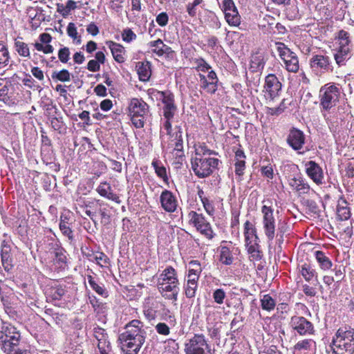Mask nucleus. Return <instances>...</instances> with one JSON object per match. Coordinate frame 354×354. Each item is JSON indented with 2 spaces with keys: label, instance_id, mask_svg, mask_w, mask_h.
<instances>
[{
  "label": "nucleus",
  "instance_id": "1",
  "mask_svg": "<svg viewBox=\"0 0 354 354\" xmlns=\"http://www.w3.org/2000/svg\"><path fill=\"white\" fill-rule=\"evenodd\" d=\"M125 329L119 337L121 348L126 354H138L146 338L143 324L138 319H133L126 325Z\"/></svg>",
  "mask_w": 354,
  "mask_h": 354
},
{
  "label": "nucleus",
  "instance_id": "2",
  "mask_svg": "<svg viewBox=\"0 0 354 354\" xmlns=\"http://www.w3.org/2000/svg\"><path fill=\"white\" fill-rule=\"evenodd\" d=\"M331 354L354 353V330L340 328L336 332L331 344Z\"/></svg>",
  "mask_w": 354,
  "mask_h": 354
},
{
  "label": "nucleus",
  "instance_id": "3",
  "mask_svg": "<svg viewBox=\"0 0 354 354\" xmlns=\"http://www.w3.org/2000/svg\"><path fill=\"white\" fill-rule=\"evenodd\" d=\"M220 160L216 158L192 157V169L194 174L200 178L210 176L218 167Z\"/></svg>",
  "mask_w": 354,
  "mask_h": 354
},
{
  "label": "nucleus",
  "instance_id": "4",
  "mask_svg": "<svg viewBox=\"0 0 354 354\" xmlns=\"http://www.w3.org/2000/svg\"><path fill=\"white\" fill-rule=\"evenodd\" d=\"M336 39L338 41V50L335 55L336 63L339 65H344V62L352 56L353 45L350 39V34L344 30L337 32Z\"/></svg>",
  "mask_w": 354,
  "mask_h": 354
},
{
  "label": "nucleus",
  "instance_id": "5",
  "mask_svg": "<svg viewBox=\"0 0 354 354\" xmlns=\"http://www.w3.org/2000/svg\"><path fill=\"white\" fill-rule=\"evenodd\" d=\"M129 115L136 128L144 127L145 119L149 112L148 104L142 99L133 98L129 104Z\"/></svg>",
  "mask_w": 354,
  "mask_h": 354
},
{
  "label": "nucleus",
  "instance_id": "6",
  "mask_svg": "<svg viewBox=\"0 0 354 354\" xmlns=\"http://www.w3.org/2000/svg\"><path fill=\"white\" fill-rule=\"evenodd\" d=\"M340 89L335 84H326L320 88V106L324 110H329L339 102Z\"/></svg>",
  "mask_w": 354,
  "mask_h": 354
},
{
  "label": "nucleus",
  "instance_id": "7",
  "mask_svg": "<svg viewBox=\"0 0 354 354\" xmlns=\"http://www.w3.org/2000/svg\"><path fill=\"white\" fill-rule=\"evenodd\" d=\"M261 212L262 214V225L264 234L269 241H272L274 239L277 230L274 209L270 206L263 205Z\"/></svg>",
  "mask_w": 354,
  "mask_h": 354
},
{
  "label": "nucleus",
  "instance_id": "8",
  "mask_svg": "<svg viewBox=\"0 0 354 354\" xmlns=\"http://www.w3.org/2000/svg\"><path fill=\"white\" fill-rule=\"evenodd\" d=\"M288 325L293 331L301 336L311 335L315 333L313 323L303 316L291 317Z\"/></svg>",
  "mask_w": 354,
  "mask_h": 354
},
{
  "label": "nucleus",
  "instance_id": "9",
  "mask_svg": "<svg viewBox=\"0 0 354 354\" xmlns=\"http://www.w3.org/2000/svg\"><path fill=\"white\" fill-rule=\"evenodd\" d=\"M188 216L189 218L190 223L193 224L201 234L209 239L213 238L214 233L211 225L202 214L191 211L189 213Z\"/></svg>",
  "mask_w": 354,
  "mask_h": 354
},
{
  "label": "nucleus",
  "instance_id": "10",
  "mask_svg": "<svg viewBox=\"0 0 354 354\" xmlns=\"http://www.w3.org/2000/svg\"><path fill=\"white\" fill-rule=\"evenodd\" d=\"M206 350L209 351V348L202 334H195L185 344L186 354H207Z\"/></svg>",
  "mask_w": 354,
  "mask_h": 354
},
{
  "label": "nucleus",
  "instance_id": "11",
  "mask_svg": "<svg viewBox=\"0 0 354 354\" xmlns=\"http://www.w3.org/2000/svg\"><path fill=\"white\" fill-rule=\"evenodd\" d=\"M310 66L316 75H322L333 71L330 57L321 54L312 56L310 59Z\"/></svg>",
  "mask_w": 354,
  "mask_h": 354
},
{
  "label": "nucleus",
  "instance_id": "12",
  "mask_svg": "<svg viewBox=\"0 0 354 354\" xmlns=\"http://www.w3.org/2000/svg\"><path fill=\"white\" fill-rule=\"evenodd\" d=\"M159 99L163 104L162 115L164 118H174L177 106L174 102V95L169 91H157Z\"/></svg>",
  "mask_w": 354,
  "mask_h": 354
},
{
  "label": "nucleus",
  "instance_id": "13",
  "mask_svg": "<svg viewBox=\"0 0 354 354\" xmlns=\"http://www.w3.org/2000/svg\"><path fill=\"white\" fill-rule=\"evenodd\" d=\"M222 10L225 14V19L230 26H239L241 24V16L233 0H223Z\"/></svg>",
  "mask_w": 354,
  "mask_h": 354
},
{
  "label": "nucleus",
  "instance_id": "14",
  "mask_svg": "<svg viewBox=\"0 0 354 354\" xmlns=\"http://www.w3.org/2000/svg\"><path fill=\"white\" fill-rule=\"evenodd\" d=\"M282 84L274 74H268L265 78L263 92L267 99L274 100L279 96Z\"/></svg>",
  "mask_w": 354,
  "mask_h": 354
},
{
  "label": "nucleus",
  "instance_id": "15",
  "mask_svg": "<svg viewBox=\"0 0 354 354\" xmlns=\"http://www.w3.org/2000/svg\"><path fill=\"white\" fill-rule=\"evenodd\" d=\"M198 77L200 87L209 93H215L218 89V82L216 73L211 70L208 71L207 76H205L203 73H199Z\"/></svg>",
  "mask_w": 354,
  "mask_h": 354
},
{
  "label": "nucleus",
  "instance_id": "16",
  "mask_svg": "<svg viewBox=\"0 0 354 354\" xmlns=\"http://www.w3.org/2000/svg\"><path fill=\"white\" fill-rule=\"evenodd\" d=\"M286 140L292 149L299 151L305 144V135L302 131L292 127L289 131Z\"/></svg>",
  "mask_w": 354,
  "mask_h": 354
},
{
  "label": "nucleus",
  "instance_id": "17",
  "mask_svg": "<svg viewBox=\"0 0 354 354\" xmlns=\"http://www.w3.org/2000/svg\"><path fill=\"white\" fill-rule=\"evenodd\" d=\"M292 350L293 354H315L316 342L313 339H302L294 345Z\"/></svg>",
  "mask_w": 354,
  "mask_h": 354
},
{
  "label": "nucleus",
  "instance_id": "18",
  "mask_svg": "<svg viewBox=\"0 0 354 354\" xmlns=\"http://www.w3.org/2000/svg\"><path fill=\"white\" fill-rule=\"evenodd\" d=\"M179 283H158V288L163 297L167 299L173 300L174 301L178 299L179 292Z\"/></svg>",
  "mask_w": 354,
  "mask_h": 354
},
{
  "label": "nucleus",
  "instance_id": "19",
  "mask_svg": "<svg viewBox=\"0 0 354 354\" xmlns=\"http://www.w3.org/2000/svg\"><path fill=\"white\" fill-rule=\"evenodd\" d=\"M71 212L70 211H65L62 212L59 218V227L62 234L66 236L70 241L74 239L73 231L71 228Z\"/></svg>",
  "mask_w": 354,
  "mask_h": 354
},
{
  "label": "nucleus",
  "instance_id": "20",
  "mask_svg": "<svg viewBox=\"0 0 354 354\" xmlns=\"http://www.w3.org/2000/svg\"><path fill=\"white\" fill-rule=\"evenodd\" d=\"M1 259L4 270L8 272H10L13 268V259L10 245L5 240L1 243Z\"/></svg>",
  "mask_w": 354,
  "mask_h": 354
},
{
  "label": "nucleus",
  "instance_id": "21",
  "mask_svg": "<svg viewBox=\"0 0 354 354\" xmlns=\"http://www.w3.org/2000/svg\"><path fill=\"white\" fill-rule=\"evenodd\" d=\"M308 176L317 185L323 183L324 174L322 169L315 161L310 160L306 164Z\"/></svg>",
  "mask_w": 354,
  "mask_h": 354
},
{
  "label": "nucleus",
  "instance_id": "22",
  "mask_svg": "<svg viewBox=\"0 0 354 354\" xmlns=\"http://www.w3.org/2000/svg\"><path fill=\"white\" fill-rule=\"evenodd\" d=\"M160 201L166 212H174L176 209L177 201L170 191L165 189L160 194Z\"/></svg>",
  "mask_w": 354,
  "mask_h": 354
},
{
  "label": "nucleus",
  "instance_id": "23",
  "mask_svg": "<svg viewBox=\"0 0 354 354\" xmlns=\"http://www.w3.org/2000/svg\"><path fill=\"white\" fill-rule=\"evenodd\" d=\"M148 46L152 49V52L158 57L167 55L169 57L174 53L171 48L164 44L162 39H158L155 41H151L148 44Z\"/></svg>",
  "mask_w": 354,
  "mask_h": 354
},
{
  "label": "nucleus",
  "instance_id": "24",
  "mask_svg": "<svg viewBox=\"0 0 354 354\" xmlns=\"http://www.w3.org/2000/svg\"><path fill=\"white\" fill-rule=\"evenodd\" d=\"M96 191L101 196L113 201L118 204L121 203L120 197L113 192L110 184L106 182L100 183V184L97 187Z\"/></svg>",
  "mask_w": 354,
  "mask_h": 354
},
{
  "label": "nucleus",
  "instance_id": "25",
  "mask_svg": "<svg viewBox=\"0 0 354 354\" xmlns=\"http://www.w3.org/2000/svg\"><path fill=\"white\" fill-rule=\"evenodd\" d=\"M163 282L167 283H169V282L179 283L176 271L173 267L169 266L166 268L160 274L158 283Z\"/></svg>",
  "mask_w": 354,
  "mask_h": 354
},
{
  "label": "nucleus",
  "instance_id": "26",
  "mask_svg": "<svg viewBox=\"0 0 354 354\" xmlns=\"http://www.w3.org/2000/svg\"><path fill=\"white\" fill-rule=\"evenodd\" d=\"M137 73L139 80L147 82L151 75V63L149 62H139L136 64Z\"/></svg>",
  "mask_w": 354,
  "mask_h": 354
},
{
  "label": "nucleus",
  "instance_id": "27",
  "mask_svg": "<svg viewBox=\"0 0 354 354\" xmlns=\"http://www.w3.org/2000/svg\"><path fill=\"white\" fill-rule=\"evenodd\" d=\"M337 215L341 221H346L349 219L351 216V209L348 205V203L343 197H341L338 200L337 205Z\"/></svg>",
  "mask_w": 354,
  "mask_h": 354
},
{
  "label": "nucleus",
  "instance_id": "28",
  "mask_svg": "<svg viewBox=\"0 0 354 354\" xmlns=\"http://www.w3.org/2000/svg\"><path fill=\"white\" fill-rule=\"evenodd\" d=\"M110 48L114 59L118 63H123L125 61L124 55V48L120 44L110 41L106 43Z\"/></svg>",
  "mask_w": 354,
  "mask_h": 354
},
{
  "label": "nucleus",
  "instance_id": "29",
  "mask_svg": "<svg viewBox=\"0 0 354 354\" xmlns=\"http://www.w3.org/2000/svg\"><path fill=\"white\" fill-rule=\"evenodd\" d=\"M244 236L245 245L257 242L259 239L255 227L249 221L244 223Z\"/></svg>",
  "mask_w": 354,
  "mask_h": 354
},
{
  "label": "nucleus",
  "instance_id": "30",
  "mask_svg": "<svg viewBox=\"0 0 354 354\" xmlns=\"http://www.w3.org/2000/svg\"><path fill=\"white\" fill-rule=\"evenodd\" d=\"M9 345V347H6L2 351L6 354H32L30 349L24 344V342L20 344L14 345Z\"/></svg>",
  "mask_w": 354,
  "mask_h": 354
},
{
  "label": "nucleus",
  "instance_id": "31",
  "mask_svg": "<svg viewBox=\"0 0 354 354\" xmlns=\"http://www.w3.org/2000/svg\"><path fill=\"white\" fill-rule=\"evenodd\" d=\"M277 50L281 59L283 61V63L287 62L289 60L297 57L296 54L291 51L284 44L278 42L276 44Z\"/></svg>",
  "mask_w": 354,
  "mask_h": 354
},
{
  "label": "nucleus",
  "instance_id": "32",
  "mask_svg": "<svg viewBox=\"0 0 354 354\" xmlns=\"http://www.w3.org/2000/svg\"><path fill=\"white\" fill-rule=\"evenodd\" d=\"M289 185L299 194H306L310 190L309 185L301 178L290 179Z\"/></svg>",
  "mask_w": 354,
  "mask_h": 354
},
{
  "label": "nucleus",
  "instance_id": "33",
  "mask_svg": "<svg viewBox=\"0 0 354 354\" xmlns=\"http://www.w3.org/2000/svg\"><path fill=\"white\" fill-rule=\"evenodd\" d=\"M219 261L224 265L230 266L234 262V258L230 248L221 245L219 248Z\"/></svg>",
  "mask_w": 354,
  "mask_h": 354
},
{
  "label": "nucleus",
  "instance_id": "34",
  "mask_svg": "<svg viewBox=\"0 0 354 354\" xmlns=\"http://www.w3.org/2000/svg\"><path fill=\"white\" fill-rule=\"evenodd\" d=\"M53 261L59 268H64L66 266L67 258L64 248L58 247L55 249Z\"/></svg>",
  "mask_w": 354,
  "mask_h": 354
},
{
  "label": "nucleus",
  "instance_id": "35",
  "mask_svg": "<svg viewBox=\"0 0 354 354\" xmlns=\"http://www.w3.org/2000/svg\"><path fill=\"white\" fill-rule=\"evenodd\" d=\"M248 254L253 261H259L261 257V252L259 250V245L257 242L245 245Z\"/></svg>",
  "mask_w": 354,
  "mask_h": 354
},
{
  "label": "nucleus",
  "instance_id": "36",
  "mask_svg": "<svg viewBox=\"0 0 354 354\" xmlns=\"http://www.w3.org/2000/svg\"><path fill=\"white\" fill-rule=\"evenodd\" d=\"M315 257L323 270H328L332 266V262L322 251H316Z\"/></svg>",
  "mask_w": 354,
  "mask_h": 354
},
{
  "label": "nucleus",
  "instance_id": "37",
  "mask_svg": "<svg viewBox=\"0 0 354 354\" xmlns=\"http://www.w3.org/2000/svg\"><path fill=\"white\" fill-rule=\"evenodd\" d=\"M65 294V290L59 286H52L47 290V295L53 300H60Z\"/></svg>",
  "mask_w": 354,
  "mask_h": 354
},
{
  "label": "nucleus",
  "instance_id": "38",
  "mask_svg": "<svg viewBox=\"0 0 354 354\" xmlns=\"http://www.w3.org/2000/svg\"><path fill=\"white\" fill-rule=\"evenodd\" d=\"M88 283L92 289L95 291L98 295L106 297L108 296L107 291L104 286L100 285L91 275L87 276Z\"/></svg>",
  "mask_w": 354,
  "mask_h": 354
},
{
  "label": "nucleus",
  "instance_id": "39",
  "mask_svg": "<svg viewBox=\"0 0 354 354\" xmlns=\"http://www.w3.org/2000/svg\"><path fill=\"white\" fill-rule=\"evenodd\" d=\"M261 305L263 310L271 311L274 310L276 306V302L270 295H265L261 299Z\"/></svg>",
  "mask_w": 354,
  "mask_h": 354
},
{
  "label": "nucleus",
  "instance_id": "40",
  "mask_svg": "<svg viewBox=\"0 0 354 354\" xmlns=\"http://www.w3.org/2000/svg\"><path fill=\"white\" fill-rule=\"evenodd\" d=\"M215 151L209 149L205 145H201L196 149L195 156L194 157L198 158H212V155H217Z\"/></svg>",
  "mask_w": 354,
  "mask_h": 354
},
{
  "label": "nucleus",
  "instance_id": "41",
  "mask_svg": "<svg viewBox=\"0 0 354 354\" xmlns=\"http://www.w3.org/2000/svg\"><path fill=\"white\" fill-rule=\"evenodd\" d=\"M15 47L16 51L19 55L25 57H30V50L27 44L16 39L15 42Z\"/></svg>",
  "mask_w": 354,
  "mask_h": 354
},
{
  "label": "nucleus",
  "instance_id": "42",
  "mask_svg": "<svg viewBox=\"0 0 354 354\" xmlns=\"http://www.w3.org/2000/svg\"><path fill=\"white\" fill-rule=\"evenodd\" d=\"M9 52L6 46L0 41V68L6 66L9 63Z\"/></svg>",
  "mask_w": 354,
  "mask_h": 354
},
{
  "label": "nucleus",
  "instance_id": "43",
  "mask_svg": "<svg viewBox=\"0 0 354 354\" xmlns=\"http://www.w3.org/2000/svg\"><path fill=\"white\" fill-rule=\"evenodd\" d=\"M53 80H57L60 82H69L71 80V73L66 69H62L59 71H53L51 75Z\"/></svg>",
  "mask_w": 354,
  "mask_h": 354
},
{
  "label": "nucleus",
  "instance_id": "44",
  "mask_svg": "<svg viewBox=\"0 0 354 354\" xmlns=\"http://www.w3.org/2000/svg\"><path fill=\"white\" fill-rule=\"evenodd\" d=\"M3 344H1V350L3 351L5 348L9 347V345H12V344H20L23 341L21 340V335H14V336H8L4 337Z\"/></svg>",
  "mask_w": 354,
  "mask_h": 354
},
{
  "label": "nucleus",
  "instance_id": "45",
  "mask_svg": "<svg viewBox=\"0 0 354 354\" xmlns=\"http://www.w3.org/2000/svg\"><path fill=\"white\" fill-rule=\"evenodd\" d=\"M152 166L158 176L162 178L164 180L167 179L166 168L162 165L159 160H153L152 162Z\"/></svg>",
  "mask_w": 354,
  "mask_h": 354
},
{
  "label": "nucleus",
  "instance_id": "46",
  "mask_svg": "<svg viewBox=\"0 0 354 354\" xmlns=\"http://www.w3.org/2000/svg\"><path fill=\"white\" fill-rule=\"evenodd\" d=\"M301 274L308 281H311L315 276V271L310 265L305 263L301 266Z\"/></svg>",
  "mask_w": 354,
  "mask_h": 354
},
{
  "label": "nucleus",
  "instance_id": "47",
  "mask_svg": "<svg viewBox=\"0 0 354 354\" xmlns=\"http://www.w3.org/2000/svg\"><path fill=\"white\" fill-rule=\"evenodd\" d=\"M68 35L71 37L74 41H76L77 44L81 43V37L78 36L77 28L74 23H69L66 28Z\"/></svg>",
  "mask_w": 354,
  "mask_h": 354
},
{
  "label": "nucleus",
  "instance_id": "48",
  "mask_svg": "<svg viewBox=\"0 0 354 354\" xmlns=\"http://www.w3.org/2000/svg\"><path fill=\"white\" fill-rule=\"evenodd\" d=\"M97 348L100 351V354L110 353L112 351L110 342L108 339L100 340L97 343Z\"/></svg>",
  "mask_w": 354,
  "mask_h": 354
},
{
  "label": "nucleus",
  "instance_id": "49",
  "mask_svg": "<svg viewBox=\"0 0 354 354\" xmlns=\"http://www.w3.org/2000/svg\"><path fill=\"white\" fill-rule=\"evenodd\" d=\"M284 64L286 70L289 72L297 73L299 71V65L297 56L284 63Z\"/></svg>",
  "mask_w": 354,
  "mask_h": 354
},
{
  "label": "nucleus",
  "instance_id": "50",
  "mask_svg": "<svg viewBox=\"0 0 354 354\" xmlns=\"http://www.w3.org/2000/svg\"><path fill=\"white\" fill-rule=\"evenodd\" d=\"M3 329L5 337L21 335L17 328L10 323H3Z\"/></svg>",
  "mask_w": 354,
  "mask_h": 354
},
{
  "label": "nucleus",
  "instance_id": "51",
  "mask_svg": "<svg viewBox=\"0 0 354 354\" xmlns=\"http://www.w3.org/2000/svg\"><path fill=\"white\" fill-rule=\"evenodd\" d=\"M198 283L187 281L185 286V295L187 298H193L196 295Z\"/></svg>",
  "mask_w": 354,
  "mask_h": 354
},
{
  "label": "nucleus",
  "instance_id": "52",
  "mask_svg": "<svg viewBox=\"0 0 354 354\" xmlns=\"http://www.w3.org/2000/svg\"><path fill=\"white\" fill-rule=\"evenodd\" d=\"M136 35L130 28H125L122 32V38L125 42L129 43L136 40Z\"/></svg>",
  "mask_w": 354,
  "mask_h": 354
},
{
  "label": "nucleus",
  "instance_id": "53",
  "mask_svg": "<svg viewBox=\"0 0 354 354\" xmlns=\"http://www.w3.org/2000/svg\"><path fill=\"white\" fill-rule=\"evenodd\" d=\"M50 120L52 128L55 131H61L64 127V122L62 120V118L57 116L51 117Z\"/></svg>",
  "mask_w": 354,
  "mask_h": 354
},
{
  "label": "nucleus",
  "instance_id": "54",
  "mask_svg": "<svg viewBox=\"0 0 354 354\" xmlns=\"http://www.w3.org/2000/svg\"><path fill=\"white\" fill-rule=\"evenodd\" d=\"M71 52L68 47H63L58 51V58L62 63H67L70 59Z\"/></svg>",
  "mask_w": 354,
  "mask_h": 354
},
{
  "label": "nucleus",
  "instance_id": "55",
  "mask_svg": "<svg viewBox=\"0 0 354 354\" xmlns=\"http://www.w3.org/2000/svg\"><path fill=\"white\" fill-rule=\"evenodd\" d=\"M9 88L8 86L5 85L0 88V101L6 104H10L12 102L10 97L8 95Z\"/></svg>",
  "mask_w": 354,
  "mask_h": 354
},
{
  "label": "nucleus",
  "instance_id": "56",
  "mask_svg": "<svg viewBox=\"0 0 354 354\" xmlns=\"http://www.w3.org/2000/svg\"><path fill=\"white\" fill-rule=\"evenodd\" d=\"M214 301L218 304H222L226 297L225 291L221 288L215 290L212 295Z\"/></svg>",
  "mask_w": 354,
  "mask_h": 354
},
{
  "label": "nucleus",
  "instance_id": "57",
  "mask_svg": "<svg viewBox=\"0 0 354 354\" xmlns=\"http://www.w3.org/2000/svg\"><path fill=\"white\" fill-rule=\"evenodd\" d=\"M93 258L96 263L102 267L109 263V258L103 252H96L93 254Z\"/></svg>",
  "mask_w": 354,
  "mask_h": 354
},
{
  "label": "nucleus",
  "instance_id": "58",
  "mask_svg": "<svg viewBox=\"0 0 354 354\" xmlns=\"http://www.w3.org/2000/svg\"><path fill=\"white\" fill-rule=\"evenodd\" d=\"M182 131L180 129L176 133V138H175V147L174 149L177 151H180L183 153V138H182Z\"/></svg>",
  "mask_w": 354,
  "mask_h": 354
},
{
  "label": "nucleus",
  "instance_id": "59",
  "mask_svg": "<svg viewBox=\"0 0 354 354\" xmlns=\"http://www.w3.org/2000/svg\"><path fill=\"white\" fill-rule=\"evenodd\" d=\"M93 335L97 342L108 338L107 334L105 333V330L98 326L94 327Z\"/></svg>",
  "mask_w": 354,
  "mask_h": 354
},
{
  "label": "nucleus",
  "instance_id": "60",
  "mask_svg": "<svg viewBox=\"0 0 354 354\" xmlns=\"http://www.w3.org/2000/svg\"><path fill=\"white\" fill-rule=\"evenodd\" d=\"M157 333L162 335H168L170 333V328L165 323H158L156 326Z\"/></svg>",
  "mask_w": 354,
  "mask_h": 354
},
{
  "label": "nucleus",
  "instance_id": "61",
  "mask_svg": "<svg viewBox=\"0 0 354 354\" xmlns=\"http://www.w3.org/2000/svg\"><path fill=\"white\" fill-rule=\"evenodd\" d=\"M201 202L206 212L209 215H213L214 213V207L213 206L212 202L210 201L207 198H203Z\"/></svg>",
  "mask_w": 354,
  "mask_h": 354
},
{
  "label": "nucleus",
  "instance_id": "62",
  "mask_svg": "<svg viewBox=\"0 0 354 354\" xmlns=\"http://www.w3.org/2000/svg\"><path fill=\"white\" fill-rule=\"evenodd\" d=\"M169 17L166 12L160 13L156 19V22L160 26H165L168 23Z\"/></svg>",
  "mask_w": 354,
  "mask_h": 354
},
{
  "label": "nucleus",
  "instance_id": "63",
  "mask_svg": "<svg viewBox=\"0 0 354 354\" xmlns=\"http://www.w3.org/2000/svg\"><path fill=\"white\" fill-rule=\"evenodd\" d=\"M261 174L263 176L269 178H273V169L270 165L263 166L261 169Z\"/></svg>",
  "mask_w": 354,
  "mask_h": 354
},
{
  "label": "nucleus",
  "instance_id": "64",
  "mask_svg": "<svg viewBox=\"0 0 354 354\" xmlns=\"http://www.w3.org/2000/svg\"><path fill=\"white\" fill-rule=\"evenodd\" d=\"M259 354H282L277 348L276 346H270L266 347L263 351L259 352Z\"/></svg>",
  "mask_w": 354,
  "mask_h": 354
}]
</instances>
